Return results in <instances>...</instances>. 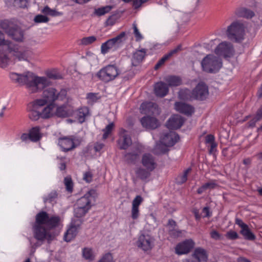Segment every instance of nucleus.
Instances as JSON below:
<instances>
[{"mask_svg":"<svg viewBox=\"0 0 262 262\" xmlns=\"http://www.w3.org/2000/svg\"><path fill=\"white\" fill-rule=\"evenodd\" d=\"M58 216H50L46 211H40L35 216V222L32 227L34 237L39 241L47 239L49 242L54 237L50 230L57 227L60 222Z\"/></svg>","mask_w":262,"mask_h":262,"instance_id":"nucleus-1","label":"nucleus"},{"mask_svg":"<svg viewBox=\"0 0 262 262\" xmlns=\"http://www.w3.org/2000/svg\"><path fill=\"white\" fill-rule=\"evenodd\" d=\"M9 77L15 83L25 85L30 93H36L50 83L48 79L45 77H39L31 72H26L19 74L11 72Z\"/></svg>","mask_w":262,"mask_h":262,"instance_id":"nucleus-2","label":"nucleus"},{"mask_svg":"<svg viewBox=\"0 0 262 262\" xmlns=\"http://www.w3.org/2000/svg\"><path fill=\"white\" fill-rule=\"evenodd\" d=\"M0 47L3 50L7 51L14 61H27L32 54L29 48L15 45L11 41L6 40L4 34L1 30Z\"/></svg>","mask_w":262,"mask_h":262,"instance_id":"nucleus-3","label":"nucleus"},{"mask_svg":"<svg viewBox=\"0 0 262 262\" xmlns=\"http://www.w3.org/2000/svg\"><path fill=\"white\" fill-rule=\"evenodd\" d=\"M48 80L50 83L37 91L43 90L42 98L37 100L38 102L41 103L43 105L48 103L53 104V102L56 101H63L66 98L67 95L66 89H62L58 91L53 87H48L51 84L50 80L49 79Z\"/></svg>","mask_w":262,"mask_h":262,"instance_id":"nucleus-4","label":"nucleus"},{"mask_svg":"<svg viewBox=\"0 0 262 262\" xmlns=\"http://www.w3.org/2000/svg\"><path fill=\"white\" fill-rule=\"evenodd\" d=\"M96 195V191L91 189L77 200L76 207L74 209V214L76 217H81L89 211L92 203L95 201Z\"/></svg>","mask_w":262,"mask_h":262,"instance_id":"nucleus-5","label":"nucleus"},{"mask_svg":"<svg viewBox=\"0 0 262 262\" xmlns=\"http://www.w3.org/2000/svg\"><path fill=\"white\" fill-rule=\"evenodd\" d=\"M226 35L229 39L235 42H243L246 37L245 24L241 20L233 21L227 28Z\"/></svg>","mask_w":262,"mask_h":262,"instance_id":"nucleus-6","label":"nucleus"},{"mask_svg":"<svg viewBox=\"0 0 262 262\" xmlns=\"http://www.w3.org/2000/svg\"><path fill=\"white\" fill-rule=\"evenodd\" d=\"M0 26L14 40L19 42L25 40V31L17 25L8 20H4L1 22Z\"/></svg>","mask_w":262,"mask_h":262,"instance_id":"nucleus-7","label":"nucleus"},{"mask_svg":"<svg viewBox=\"0 0 262 262\" xmlns=\"http://www.w3.org/2000/svg\"><path fill=\"white\" fill-rule=\"evenodd\" d=\"M201 66L204 71L215 73L217 72L222 67V62L219 57L212 54H209L203 59Z\"/></svg>","mask_w":262,"mask_h":262,"instance_id":"nucleus-8","label":"nucleus"},{"mask_svg":"<svg viewBox=\"0 0 262 262\" xmlns=\"http://www.w3.org/2000/svg\"><path fill=\"white\" fill-rule=\"evenodd\" d=\"M120 74V71L116 66L109 64L101 69L96 75L100 80L107 83L115 79Z\"/></svg>","mask_w":262,"mask_h":262,"instance_id":"nucleus-9","label":"nucleus"},{"mask_svg":"<svg viewBox=\"0 0 262 262\" xmlns=\"http://www.w3.org/2000/svg\"><path fill=\"white\" fill-rule=\"evenodd\" d=\"M125 36V33L122 32L116 37L107 40L103 43L101 46V52L105 54L109 52H114L117 50L122 45L123 39Z\"/></svg>","mask_w":262,"mask_h":262,"instance_id":"nucleus-10","label":"nucleus"},{"mask_svg":"<svg viewBox=\"0 0 262 262\" xmlns=\"http://www.w3.org/2000/svg\"><path fill=\"white\" fill-rule=\"evenodd\" d=\"M214 53L225 58H229L233 57L235 54V50L232 43L224 41L219 43L214 49Z\"/></svg>","mask_w":262,"mask_h":262,"instance_id":"nucleus-11","label":"nucleus"},{"mask_svg":"<svg viewBox=\"0 0 262 262\" xmlns=\"http://www.w3.org/2000/svg\"><path fill=\"white\" fill-rule=\"evenodd\" d=\"M179 140V135L173 132H169L168 133L164 134L161 137L160 142L161 144L157 145V148H160L162 145H164V149L161 151V152L164 154L167 151V147L173 146Z\"/></svg>","mask_w":262,"mask_h":262,"instance_id":"nucleus-12","label":"nucleus"},{"mask_svg":"<svg viewBox=\"0 0 262 262\" xmlns=\"http://www.w3.org/2000/svg\"><path fill=\"white\" fill-rule=\"evenodd\" d=\"M80 140L74 136L63 137L58 140V145L63 151H70L80 144Z\"/></svg>","mask_w":262,"mask_h":262,"instance_id":"nucleus-13","label":"nucleus"},{"mask_svg":"<svg viewBox=\"0 0 262 262\" xmlns=\"http://www.w3.org/2000/svg\"><path fill=\"white\" fill-rule=\"evenodd\" d=\"M81 223L82 221L79 219L72 221L70 227L64 235V239L66 242H70L76 236Z\"/></svg>","mask_w":262,"mask_h":262,"instance_id":"nucleus-14","label":"nucleus"},{"mask_svg":"<svg viewBox=\"0 0 262 262\" xmlns=\"http://www.w3.org/2000/svg\"><path fill=\"white\" fill-rule=\"evenodd\" d=\"M153 238L148 234L140 235L136 242V245L144 251L150 250L153 246Z\"/></svg>","mask_w":262,"mask_h":262,"instance_id":"nucleus-15","label":"nucleus"},{"mask_svg":"<svg viewBox=\"0 0 262 262\" xmlns=\"http://www.w3.org/2000/svg\"><path fill=\"white\" fill-rule=\"evenodd\" d=\"M194 245L195 243L192 239H186L176 246V253L178 255L187 254L194 247Z\"/></svg>","mask_w":262,"mask_h":262,"instance_id":"nucleus-16","label":"nucleus"},{"mask_svg":"<svg viewBox=\"0 0 262 262\" xmlns=\"http://www.w3.org/2000/svg\"><path fill=\"white\" fill-rule=\"evenodd\" d=\"M235 224L241 228L240 233L244 236V238L249 241H254L256 238L255 235L251 232L248 226L238 218H236Z\"/></svg>","mask_w":262,"mask_h":262,"instance_id":"nucleus-17","label":"nucleus"},{"mask_svg":"<svg viewBox=\"0 0 262 262\" xmlns=\"http://www.w3.org/2000/svg\"><path fill=\"white\" fill-rule=\"evenodd\" d=\"M193 91L194 99L196 100H203L209 94L208 86L203 82L199 83Z\"/></svg>","mask_w":262,"mask_h":262,"instance_id":"nucleus-18","label":"nucleus"},{"mask_svg":"<svg viewBox=\"0 0 262 262\" xmlns=\"http://www.w3.org/2000/svg\"><path fill=\"white\" fill-rule=\"evenodd\" d=\"M118 144L121 149H127L132 143V140L127 130L121 128L119 132Z\"/></svg>","mask_w":262,"mask_h":262,"instance_id":"nucleus-19","label":"nucleus"},{"mask_svg":"<svg viewBox=\"0 0 262 262\" xmlns=\"http://www.w3.org/2000/svg\"><path fill=\"white\" fill-rule=\"evenodd\" d=\"M44 106L36 99L29 108V117L33 121H36L41 118V107Z\"/></svg>","mask_w":262,"mask_h":262,"instance_id":"nucleus-20","label":"nucleus"},{"mask_svg":"<svg viewBox=\"0 0 262 262\" xmlns=\"http://www.w3.org/2000/svg\"><path fill=\"white\" fill-rule=\"evenodd\" d=\"M141 163L143 167L150 171H153L157 166L155 157L148 153L145 154L142 156Z\"/></svg>","mask_w":262,"mask_h":262,"instance_id":"nucleus-21","label":"nucleus"},{"mask_svg":"<svg viewBox=\"0 0 262 262\" xmlns=\"http://www.w3.org/2000/svg\"><path fill=\"white\" fill-rule=\"evenodd\" d=\"M140 109L142 114H158L159 113L157 104L152 102L142 103L140 106Z\"/></svg>","mask_w":262,"mask_h":262,"instance_id":"nucleus-22","label":"nucleus"},{"mask_svg":"<svg viewBox=\"0 0 262 262\" xmlns=\"http://www.w3.org/2000/svg\"><path fill=\"white\" fill-rule=\"evenodd\" d=\"M184 122V120L180 115H175L170 117L167 123V128L170 129H177L180 128Z\"/></svg>","mask_w":262,"mask_h":262,"instance_id":"nucleus-23","label":"nucleus"},{"mask_svg":"<svg viewBox=\"0 0 262 262\" xmlns=\"http://www.w3.org/2000/svg\"><path fill=\"white\" fill-rule=\"evenodd\" d=\"M176 110L187 116H191L194 112V107L185 103L176 102L174 104Z\"/></svg>","mask_w":262,"mask_h":262,"instance_id":"nucleus-24","label":"nucleus"},{"mask_svg":"<svg viewBox=\"0 0 262 262\" xmlns=\"http://www.w3.org/2000/svg\"><path fill=\"white\" fill-rule=\"evenodd\" d=\"M140 122L142 126L147 129H155L158 127V120L155 117L145 116L142 118Z\"/></svg>","mask_w":262,"mask_h":262,"instance_id":"nucleus-25","label":"nucleus"},{"mask_svg":"<svg viewBox=\"0 0 262 262\" xmlns=\"http://www.w3.org/2000/svg\"><path fill=\"white\" fill-rule=\"evenodd\" d=\"M168 90V85L163 82H157L155 85V93L157 96L162 97L166 96Z\"/></svg>","mask_w":262,"mask_h":262,"instance_id":"nucleus-26","label":"nucleus"},{"mask_svg":"<svg viewBox=\"0 0 262 262\" xmlns=\"http://www.w3.org/2000/svg\"><path fill=\"white\" fill-rule=\"evenodd\" d=\"M141 152V150L140 146H137L135 148V151L125 154L124 157L125 158V160L128 163H135L139 159V156Z\"/></svg>","mask_w":262,"mask_h":262,"instance_id":"nucleus-27","label":"nucleus"},{"mask_svg":"<svg viewBox=\"0 0 262 262\" xmlns=\"http://www.w3.org/2000/svg\"><path fill=\"white\" fill-rule=\"evenodd\" d=\"M146 50L144 49L136 51L133 55L132 63L133 66H138L143 59Z\"/></svg>","mask_w":262,"mask_h":262,"instance_id":"nucleus-28","label":"nucleus"},{"mask_svg":"<svg viewBox=\"0 0 262 262\" xmlns=\"http://www.w3.org/2000/svg\"><path fill=\"white\" fill-rule=\"evenodd\" d=\"M193 257L196 259V261H206L208 255L206 251L201 247L196 248L193 253Z\"/></svg>","mask_w":262,"mask_h":262,"instance_id":"nucleus-29","label":"nucleus"},{"mask_svg":"<svg viewBox=\"0 0 262 262\" xmlns=\"http://www.w3.org/2000/svg\"><path fill=\"white\" fill-rule=\"evenodd\" d=\"M235 13L237 16L246 18H251L254 15L252 11L244 7L237 8Z\"/></svg>","mask_w":262,"mask_h":262,"instance_id":"nucleus-30","label":"nucleus"},{"mask_svg":"<svg viewBox=\"0 0 262 262\" xmlns=\"http://www.w3.org/2000/svg\"><path fill=\"white\" fill-rule=\"evenodd\" d=\"M30 140L33 142H37L42 137L40 133V127L39 126H35L32 127L29 130Z\"/></svg>","mask_w":262,"mask_h":262,"instance_id":"nucleus-31","label":"nucleus"},{"mask_svg":"<svg viewBox=\"0 0 262 262\" xmlns=\"http://www.w3.org/2000/svg\"><path fill=\"white\" fill-rule=\"evenodd\" d=\"M179 97L183 100H192L194 99L193 91H190L187 89L181 90L179 92Z\"/></svg>","mask_w":262,"mask_h":262,"instance_id":"nucleus-32","label":"nucleus"},{"mask_svg":"<svg viewBox=\"0 0 262 262\" xmlns=\"http://www.w3.org/2000/svg\"><path fill=\"white\" fill-rule=\"evenodd\" d=\"M164 80L169 86H177L182 83L181 78L176 76H167L164 78Z\"/></svg>","mask_w":262,"mask_h":262,"instance_id":"nucleus-33","label":"nucleus"},{"mask_svg":"<svg viewBox=\"0 0 262 262\" xmlns=\"http://www.w3.org/2000/svg\"><path fill=\"white\" fill-rule=\"evenodd\" d=\"M54 108V104L49 103L47 106L42 108L41 107V118L43 119L49 118L52 116L53 110Z\"/></svg>","mask_w":262,"mask_h":262,"instance_id":"nucleus-34","label":"nucleus"},{"mask_svg":"<svg viewBox=\"0 0 262 262\" xmlns=\"http://www.w3.org/2000/svg\"><path fill=\"white\" fill-rule=\"evenodd\" d=\"M82 257L89 261H93L95 258V254L91 248L85 247L82 250Z\"/></svg>","mask_w":262,"mask_h":262,"instance_id":"nucleus-35","label":"nucleus"},{"mask_svg":"<svg viewBox=\"0 0 262 262\" xmlns=\"http://www.w3.org/2000/svg\"><path fill=\"white\" fill-rule=\"evenodd\" d=\"M89 114V110L86 107H83L79 108L76 114L77 118L79 122L80 123H83L85 121V117Z\"/></svg>","mask_w":262,"mask_h":262,"instance_id":"nucleus-36","label":"nucleus"},{"mask_svg":"<svg viewBox=\"0 0 262 262\" xmlns=\"http://www.w3.org/2000/svg\"><path fill=\"white\" fill-rule=\"evenodd\" d=\"M9 55H7L4 52L0 51V67L2 68H6L11 62H12L11 59L9 57Z\"/></svg>","mask_w":262,"mask_h":262,"instance_id":"nucleus-37","label":"nucleus"},{"mask_svg":"<svg viewBox=\"0 0 262 262\" xmlns=\"http://www.w3.org/2000/svg\"><path fill=\"white\" fill-rule=\"evenodd\" d=\"M71 114V112L67 109L66 105L58 106L56 111V115L59 117H67Z\"/></svg>","mask_w":262,"mask_h":262,"instance_id":"nucleus-38","label":"nucleus"},{"mask_svg":"<svg viewBox=\"0 0 262 262\" xmlns=\"http://www.w3.org/2000/svg\"><path fill=\"white\" fill-rule=\"evenodd\" d=\"M151 171L148 170L147 169H144L143 168H139L136 171V173L138 177L141 180H145L148 178L150 175V172Z\"/></svg>","mask_w":262,"mask_h":262,"instance_id":"nucleus-39","label":"nucleus"},{"mask_svg":"<svg viewBox=\"0 0 262 262\" xmlns=\"http://www.w3.org/2000/svg\"><path fill=\"white\" fill-rule=\"evenodd\" d=\"M41 12L46 15H50L53 17L61 16L62 13L57 11L55 9H52L49 6H45L41 10Z\"/></svg>","mask_w":262,"mask_h":262,"instance_id":"nucleus-40","label":"nucleus"},{"mask_svg":"<svg viewBox=\"0 0 262 262\" xmlns=\"http://www.w3.org/2000/svg\"><path fill=\"white\" fill-rule=\"evenodd\" d=\"M191 170L190 168H188L186 169L182 174L178 176L176 179L177 183L179 184L184 183L187 181L188 174L190 172Z\"/></svg>","mask_w":262,"mask_h":262,"instance_id":"nucleus-41","label":"nucleus"},{"mask_svg":"<svg viewBox=\"0 0 262 262\" xmlns=\"http://www.w3.org/2000/svg\"><path fill=\"white\" fill-rule=\"evenodd\" d=\"M47 77L46 78L49 80V79H58L61 78L60 74L55 70L48 71L46 72Z\"/></svg>","mask_w":262,"mask_h":262,"instance_id":"nucleus-42","label":"nucleus"},{"mask_svg":"<svg viewBox=\"0 0 262 262\" xmlns=\"http://www.w3.org/2000/svg\"><path fill=\"white\" fill-rule=\"evenodd\" d=\"M112 9V6H106L105 7H103L95 9V14L98 16H102V15H103L109 12Z\"/></svg>","mask_w":262,"mask_h":262,"instance_id":"nucleus-43","label":"nucleus"},{"mask_svg":"<svg viewBox=\"0 0 262 262\" xmlns=\"http://www.w3.org/2000/svg\"><path fill=\"white\" fill-rule=\"evenodd\" d=\"M169 234L173 237H178L180 236H182L184 233L185 232V230H180L177 229H169Z\"/></svg>","mask_w":262,"mask_h":262,"instance_id":"nucleus-44","label":"nucleus"},{"mask_svg":"<svg viewBox=\"0 0 262 262\" xmlns=\"http://www.w3.org/2000/svg\"><path fill=\"white\" fill-rule=\"evenodd\" d=\"M96 40V37L94 36L83 37L80 40V44L87 46L93 43Z\"/></svg>","mask_w":262,"mask_h":262,"instance_id":"nucleus-45","label":"nucleus"},{"mask_svg":"<svg viewBox=\"0 0 262 262\" xmlns=\"http://www.w3.org/2000/svg\"><path fill=\"white\" fill-rule=\"evenodd\" d=\"M114 127V123L112 122L108 124L105 127V128L103 129V132H104V134L103 135V139H106L108 137V135L112 132Z\"/></svg>","mask_w":262,"mask_h":262,"instance_id":"nucleus-46","label":"nucleus"},{"mask_svg":"<svg viewBox=\"0 0 262 262\" xmlns=\"http://www.w3.org/2000/svg\"><path fill=\"white\" fill-rule=\"evenodd\" d=\"M148 0H123L125 3H129L130 2H133V6L135 9H138L140 8L142 5Z\"/></svg>","mask_w":262,"mask_h":262,"instance_id":"nucleus-47","label":"nucleus"},{"mask_svg":"<svg viewBox=\"0 0 262 262\" xmlns=\"http://www.w3.org/2000/svg\"><path fill=\"white\" fill-rule=\"evenodd\" d=\"M34 21L36 23H45L48 22L49 18L45 15L38 14L34 17Z\"/></svg>","mask_w":262,"mask_h":262,"instance_id":"nucleus-48","label":"nucleus"},{"mask_svg":"<svg viewBox=\"0 0 262 262\" xmlns=\"http://www.w3.org/2000/svg\"><path fill=\"white\" fill-rule=\"evenodd\" d=\"M64 185L67 191L72 192L73 190V184L70 177H66L64 180Z\"/></svg>","mask_w":262,"mask_h":262,"instance_id":"nucleus-49","label":"nucleus"},{"mask_svg":"<svg viewBox=\"0 0 262 262\" xmlns=\"http://www.w3.org/2000/svg\"><path fill=\"white\" fill-rule=\"evenodd\" d=\"M227 238L230 240H234L238 238L239 236L237 233L233 230H230L225 235Z\"/></svg>","mask_w":262,"mask_h":262,"instance_id":"nucleus-50","label":"nucleus"},{"mask_svg":"<svg viewBox=\"0 0 262 262\" xmlns=\"http://www.w3.org/2000/svg\"><path fill=\"white\" fill-rule=\"evenodd\" d=\"M57 196V194L56 191H52L50 192L48 196L43 198V201L45 203L49 202H52Z\"/></svg>","mask_w":262,"mask_h":262,"instance_id":"nucleus-51","label":"nucleus"},{"mask_svg":"<svg viewBox=\"0 0 262 262\" xmlns=\"http://www.w3.org/2000/svg\"><path fill=\"white\" fill-rule=\"evenodd\" d=\"M134 34L136 37V41H140L143 39V36L139 32L136 24H133Z\"/></svg>","mask_w":262,"mask_h":262,"instance_id":"nucleus-52","label":"nucleus"},{"mask_svg":"<svg viewBox=\"0 0 262 262\" xmlns=\"http://www.w3.org/2000/svg\"><path fill=\"white\" fill-rule=\"evenodd\" d=\"M143 199L140 195H137L132 202V207L139 208Z\"/></svg>","mask_w":262,"mask_h":262,"instance_id":"nucleus-53","label":"nucleus"},{"mask_svg":"<svg viewBox=\"0 0 262 262\" xmlns=\"http://www.w3.org/2000/svg\"><path fill=\"white\" fill-rule=\"evenodd\" d=\"M29 0H14V6L19 8H26Z\"/></svg>","mask_w":262,"mask_h":262,"instance_id":"nucleus-54","label":"nucleus"},{"mask_svg":"<svg viewBox=\"0 0 262 262\" xmlns=\"http://www.w3.org/2000/svg\"><path fill=\"white\" fill-rule=\"evenodd\" d=\"M206 190L207 189H212L215 188L217 186V184L215 180H210L209 182L203 184Z\"/></svg>","mask_w":262,"mask_h":262,"instance_id":"nucleus-55","label":"nucleus"},{"mask_svg":"<svg viewBox=\"0 0 262 262\" xmlns=\"http://www.w3.org/2000/svg\"><path fill=\"white\" fill-rule=\"evenodd\" d=\"M168 56L166 54L162 58H161L159 61L156 63L155 66V69L158 70L160 67H161L164 62L169 58Z\"/></svg>","mask_w":262,"mask_h":262,"instance_id":"nucleus-56","label":"nucleus"},{"mask_svg":"<svg viewBox=\"0 0 262 262\" xmlns=\"http://www.w3.org/2000/svg\"><path fill=\"white\" fill-rule=\"evenodd\" d=\"M219 42L220 39H219L211 40L208 43L205 44V48L208 50H211L215 45L220 43Z\"/></svg>","mask_w":262,"mask_h":262,"instance_id":"nucleus-57","label":"nucleus"},{"mask_svg":"<svg viewBox=\"0 0 262 262\" xmlns=\"http://www.w3.org/2000/svg\"><path fill=\"white\" fill-rule=\"evenodd\" d=\"M100 259L103 262H114L113 256L110 253L104 254Z\"/></svg>","mask_w":262,"mask_h":262,"instance_id":"nucleus-58","label":"nucleus"},{"mask_svg":"<svg viewBox=\"0 0 262 262\" xmlns=\"http://www.w3.org/2000/svg\"><path fill=\"white\" fill-rule=\"evenodd\" d=\"M132 217L134 220H136L139 216V208L132 207L131 210Z\"/></svg>","mask_w":262,"mask_h":262,"instance_id":"nucleus-59","label":"nucleus"},{"mask_svg":"<svg viewBox=\"0 0 262 262\" xmlns=\"http://www.w3.org/2000/svg\"><path fill=\"white\" fill-rule=\"evenodd\" d=\"M58 160H60L59 168L61 170H63L66 168V158L65 157H58Z\"/></svg>","mask_w":262,"mask_h":262,"instance_id":"nucleus-60","label":"nucleus"},{"mask_svg":"<svg viewBox=\"0 0 262 262\" xmlns=\"http://www.w3.org/2000/svg\"><path fill=\"white\" fill-rule=\"evenodd\" d=\"M260 120H261L255 115V116L248 122L249 126L251 127H253L255 126L256 122Z\"/></svg>","mask_w":262,"mask_h":262,"instance_id":"nucleus-61","label":"nucleus"},{"mask_svg":"<svg viewBox=\"0 0 262 262\" xmlns=\"http://www.w3.org/2000/svg\"><path fill=\"white\" fill-rule=\"evenodd\" d=\"M211 215V213L210 212L209 208L208 207H205L202 210V217H210Z\"/></svg>","mask_w":262,"mask_h":262,"instance_id":"nucleus-62","label":"nucleus"},{"mask_svg":"<svg viewBox=\"0 0 262 262\" xmlns=\"http://www.w3.org/2000/svg\"><path fill=\"white\" fill-rule=\"evenodd\" d=\"M92 174L91 172H86L83 174V179L88 183H90L92 180Z\"/></svg>","mask_w":262,"mask_h":262,"instance_id":"nucleus-63","label":"nucleus"},{"mask_svg":"<svg viewBox=\"0 0 262 262\" xmlns=\"http://www.w3.org/2000/svg\"><path fill=\"white\" fill-rule=\"evenodd\" d=\"M214 137L212 135L209 134L205 137V143L206 144H211L214 142Z\"/></svg>","mask_w":262,"mask_h":262,"instance_id":"nucleus-64","label":"nucleus"}]
</instances>
